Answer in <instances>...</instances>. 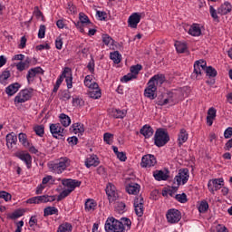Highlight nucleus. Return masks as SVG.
<instances>
[{
    "mask_svg": "<svg viewBox=\"0 0 232 232\" xmlns=\"http://www.w3.org/2000/svg\"><path fill=\"white\" fill-rule=\"evenodd\" d=\"M188 34L193 37H198L201 35L202 30L200 29V25H198V24H193L188 30Z\"/></svg>",
    "mask_w": 232,
    "mask_h": 232,
    "instance_id": "25",
    "label": "nucleus"
},
{
    "mask_svg": "<svg viewBox=\"0 0 232 232\" xmlns=\"http://www.w3.org/2000/svg\"><path fill=\"white\" fill-rule=\"evenodd\" d=\"M169 171H162V170H155L153 172V177L156 180H168V179H169Z\"/></svg>",
    "mask_w": 232,
    "mask_h": 232,
    "instance_id": "22",
    "label": "nucleus"
},
{
    "mask_svg": "<svg viewBox=\"0 0 232 232\" xmlns=\"http://www.w3.org/2000/svg\"><path fill=\"white\" fill-rule=\"evenodd\" d=\"M60 99L61 101H70L72 99V94L70 93V91L64 90L60 92Z\"/></svg>",
    "mask_w": 232,
    "mask_h": 232,
    "instance_id": "40",
    "label": "nucleus"
},
{
    "mask_svg": "<svg viewBox=\"0 0 232 232\" xmlns=\"http://www.w3.org/2000/svg\"><path fill=\"white\" fill-rule=\"evenodd\" d=\"M231 10H232L231 4L229 2H225L218 9V14H219L220 15H227V14L231 12Z\"/></svg>",
    "mask_w": 232,
    "mask_h": 232,
    "instance_id": "21",
    "label": "nucleus"
},
{
    "mask_svg": "<svg viewBox=\"0 0 232 232\" xmlns=\"http://www.w3.org/2000/svg\"><path fill=\"white\" fill-rule=\"evenodd\" d=\"M179 185L173 183V186L171 187V188L168 189V194L169 195V197H173L175 193H177V191L179 190Z\"/></svg>",
    "mask_w": 232,
    "mask_h": 232,
    "instance_id": "55",
    "label": "nucleus"
},
{
    "mask_svg": "<svg viewBox=\"0 0 232 232\" xmlns=\"http://www.w3.org/2000/svg\"><path fill=\"white\" fill-rule=\"evenodd\" d=\"M26 101H28V100H25V98L23 97V94H20V92L14 98V102H17L18 104H21L23 102H26Z\"/></svg>",
    "mask_w": 232,
    "mask_h": 232,
    "instance_id": "58",
    "label": "nucleus"
},
{
    "mask_svg": "<svg viewBox=\"0 0 232 232\" xmlns=\"http://www.w3.org/2000/svg\"><path fill=\"white\" fill-rule=\"evenodd\" d=\"M67 141L69 144H72V146H76V144L79 142V139L77 137L72 136L67 139Z\"/></svg>",
    "mask_w": 232,
    "mask_h": 232,
    "instance_id": "60",
    "label": "nucleus"
},
{
    "mask_svg": "<svg viewBox=\"0 0 232 232\" xmlns=\"http://www.w3.org/2000/svg\"><path fill=\"white\" fill-rule=\"evenodd\" d=\"M106 232H124V224L115 219L114 218H108L105 222Z\"/></svg>",
    "mask_w": 232,
    "mask_h": 232,
    "instance_id": "5",
    "label": "nucleus"
},
{
    "mask_svg": "<svg viewBox=\"0 0 232 232\" xmlns=\"http://www.w3.org/2000/svg\"><path fill=\"white\" fill-rule=\"evenodd\" d=\"M14 144H17V135L12 132L6 135V146L9 150L14 148Z\"/></svg>",
    "mask_w": 232,
    "mask_h": 232,
    "instance_id": "20",
    "label": "nucleus"
},
{
    "mask_svg": "<svg viewBox=\"0 0 232 232\" xmlns=\"http://www.w3.org/2000/svg\"><path fill=\"white\" fill-rule=\"evenodd\" d=\"M39 73H41L43 75V73H44V71L43 70V68L41 67H34L32 68L28 71L26 79L28 83L30 84V82H34V79L35 77V75H39Z\"/></svg>",
    "mask_w": 232,
    "mask_h": 232,
    "instance_id": "15",
    "label": "nucleus"
},
{
    "mask_svg": "<svg viewBox=\"0 0 232 232\" xmlns=\"http://www.w3.org/2000/svg\"><path fill=\"white\" fill-rule=\"evenodd\" d=\"M97 206V203L93 199H87L85 202V209L86 211H93Z\"/></svg>",
    "mask_w": 232,
    "mask_h": 232,
    "instance_id": "36",
    "label": "nucleus"
},
{
    "mask_svg": "<svg viewBox=\"0 0 232 232\" xmlns=\"http://www.w3.org/2000/svg\"><path fill=\"white\" fill-rule=\"evenodd\" d=\"M34 131L38 135V137H43V135H44V125L34 126Z\"/></svg>",
    "mask_w": 232,
    "mask_h": 232,
    "instance_id": "45",
    "label": "nucleus"
},
{
    "mask_svg": "<svg viewBox=\"0 0 232 232\" xmlns=\"http://www.w3.org/2000/svg\"><path fill=\"white\" fill-rule=\"evenodd\" d=\"M205 72L208 77H217V70L212 66H207L204 60L196 61L194 63V72L191 74V79L198 80L202 77V72Z\"/></svg>",
    "mask_w": 232,
    "mask_h": 232,
    "instance_id": "2",
    "label": "nucleus"
},
{
    "mask_svg": "<svg viewBox=\"0 0 232 232\" xmlns=\"http://www.w3.org/2000/svg\"><path fill=\"white\" fill-rule=\"evenodd\" d=\"M0 198H4L5 202H8V200H12V195L6 191H0Z\"/></svg>",
    "mask_w": 232,
    "mask_h": 232,
    "instance_id": "54",
    "label": "nucleus"
},
{
    "mask_svg": "<svg viewBox=\"0 0 232 232\" xmlns=\"http://www.w3.org/2000/svg\"><path fill=\"white\" fill-rule=\"evenodd\" d=\"M68 10L70 14H77V7L72 3H68Z\"/></svg>",
    "mask_w": 232,
    "mask_h": 232,
    "instance_id": "62",
    "label": "nucleus"
},
{
    "mask_svg": "<svg viewBox=\"0 0 232 232\" xmlns=\"http://www.w3.org/2000/svg\"><path fill=\"white\" fill-rule=\"evenodd\" d=\"M134 208L137 217L144 215V198L139 196L134 199Z\"/></svg>",
    "mask_w": 232,
    "mask_h": 232,
    "instance_id": "13",
    "label": "nucleus"
},
{
    "mask_svg": "<svg viewBox=\"0 0 232 232\" xmlns=\"http://www.w3.org/2000/svg\"><path fill=\"white\" fill-rule=\"evenodd\" d=\"M121 223L123 224V226H127V227L129 229L131 228V220H130V218H121Z\"/></svg>",
    "mask_w": 232,
    "mask_h": 232,
    "instance_id": "61",
    "label": "nucleus"
},
{
    "mask_svg": "<svg viewBox=\"0 0 232 232\" xmlns=\"http://www.w3.org/2000/svg\"><path fill=\"white\" fill-rule=\"evenodd\" d=\"M44 35H46V25L41 24L38 31V38L44 39Z\"/></svg>",
    "mask_w": 232,
    "mask_h": 232,
    "instance_id": "52",
    "label": "nucleus"
},
{
    "mask_svg": "<svg viewBox=\"0 0 232 232\" xmlns=\"http://www.w3.org/2000/svg\"><path fill=\"white\" fill-rule=\"evenodd\" d=\"M63 186H65L66 188H69L67 189H64L60 193V195L57 198V202H61L63 198H66L75 188L81 187L82 182L77 179H63L62 180Z\"/></svg>",
    "mask_w": 232,
    "mask_h": 232,
    "instance_id": "3",
    "label": "nucleus"
},
{
    "mask_svg": "<svg viewBox=\"0 0 232 232\" xmlns=\"http://www.w3.org/2000/svg\"><path fill=\"white\" fill-rule=\"evenodd\" d=\"M169 142V134L162 129H158L154 135V143L158 148H162Z\"/></svg>",
    "mask_w": 232,
    "mask_h": 232,
    "instance_id": "6",
    "label": "nucleus"
},
{
    "mask_svg": "<svg viewBox=\"0 0 232 232\" xmlns=\"http://www.w3.org/2000/svg\"><path fill=\"white\" fill-rule=\"evenodd\" d=\"M19 142L23 144L25 148H28L30 146V143L28 142V140L26 139V134L24 133H20L18 135Z\"/></svg>",
    "mask_w": 232,
    "mask_h": 232,
    "instance_id": "44",
    "label": "nucleus"
},
{
    "mask_svg": "<svg viewBox=\"0 0 232 232\" xmlns=\"http://www.w3.org/2000/svg\"><path fill=\"white\" fill-rule=\"evenodd\" d=\"M110 57L115 64H119L121 61H122V55L121 54V53H119V51H114L113 53H111Z\"/></svg>",
    "mask_w": 232,
    "mask_h": 232,
    "instance_id": "31",
    "label": "nucleus"
},
{
    "mask_svg": "<svg viewBox=\"0 0 232 232\" xmlns=\"http://www.w3.org/2000/svg\"><path fill=\"white\" fill-rule=\"evenodd\" d=\"M30 67V61L29 59H26L24 62H20L16 64V69L18 72H24V70H26V68Z\"/></svg>",
    "mask_w": 232,
    "mask_h": 232,
    "instance_id": "35",
    "label": "nucleus"
},
{
    "mask_svg": "<svg viewBox=\"0 0 232 232\" xmlns=\"http://www.w3.org/2000/svg\"><path fill=\"white\" fill-rule=\"evenodd\" d=\"M55 46H56L57 50H63V38L61 36H59L55 40Z\"/></svg>",
    "mask_w": 232,
    "mask_h": 232,
    "instance_id": "59",
    "label": "nucleus"
},
{
    "mask_svg": "<svg viewBox=\"0 0 232 232\" xmlns=\"http://www.w3.org/2000/svg\"><path fill=\"white\" fill-rule=\"evenodd\" d=\"M209 13H210L211 17L214 18V21L218 22V14H217V10L215 9V7H213V5L209 6Z\"/></svg>",
    "mask_w": 232,
    "mask_h": 232,
    "instance_id": "56",
    "label": "nucleus"
},
{
    "mask_svg": "<svg viewBox=\"0 0 232 232\" xmlns=\"http://www.w3.org/2000/svg\"><path fill=\"white\" fill-rule=\"evenodd\" d=\"M179 147L180 148V146H182V144H184V142H186L188 140V132L184 130L181 129L179 134Z\"/></svg>",
    "mask_w": 232,
    "mask_h": 232,
    "instance_id": "29",
    "label": "nucleus"
},
{
    "mask_svg": "<svg viewBox=\"0 0 232 232\" xmlns=\"http://www.w3.org/2000/svg\"><path fill=\"white\" fill-rule=\"evenodd\" d=\"M69 72H71V69L69 67H65L63 73L60 75L59 79L56 81V83L63 84V81L66 79V75L67 73H69Z\"/></svg>",
    "mask_w": 232,
    "mask_h": 232,
    "instance_id": "43",
    "label": "nucleus"
},
{
    "mask_svg": "<svg viewBox=\"0 0 232 232\" xmlns=\"http://www.w3.org/2000/svg\"><path fill=\"white\" fill-rule=\"evenodd\" d=\"M57 232H72V224L63 223L59 226Z\"/></svg>",
    "mask_w": 232,
    "mask_h": 232,
    "instance_id": "38",
    "label": "nucleus"
},
{
    "mask_svg": "<svg viewBox=\"0 0 232 232\" xmlns=\"http://www.w3.org/2000/svg\"><path fill=\"white\" fill-rule=\"evenodd\" d=\"M60 122L64 126V128H68L70 124H72V120L69 118L68 115L62 113L60 114Z\"/></svg>",
    "mask_w": 232,
    "mask_h": 232,
    "instance_id": "32",
    "label": "nucleus"
},
{
    "mask_svg": "<svg viewBox=\"0 0 232 232\" xmlns=\"http://www.w3.org/2000/svg\"><path fill=\"white\" fill-rule=\"evenodd\" d=\"M102 43L108 46V44H113V38L108 34H102Z\"/></svg>",
    "mask_w": 232,
    "mask_h": 232,
    "instance_id": "53",
    "label": "nucleus"
},
{
    "mask_svg": "<svg viewBox=\"0 0 232 232\" xmlns=\"http://www.w3.org/2000/svg\"><path fill=\"white\" fill-rule=\"evenodd\" d=\"M19 88H21V85L18 82L12 83L8 87H6L5 93H7V95L12 97V95H15V93L19 92Z\"/></svg>",
    "mask_w": 232,
    "mask_h": 232,
    "instance_id": "24",
    "label": "nucleus"
},
{
    "mask_svg": "<svg viewBox=\"0 0 232 232\" xmlns=\"http://www.w3.org/2000/svg\"><path fill=\"white\" fill-rule=\"evenodd\" d=\"M59 213V209L55 207H46L44 209V217H50V215H57Z\"/></svg>",
    "mask_w": 232,
    "mask_h": 232,
    "instance_id": "30",
    "label": "nucleus"
},
{
    "mask_svg": "<svg viewBox=\"0 0 232 232\" xmlns=\"http://www.w3.org/2000/svg\"><path fill=\"white\" fill-rule=\"evenodd\" d=\"M175 198L178 200V202H180V204H186V202H188V196L186 193L177 194Z\"/></svg>",
    "mask_w": 232,
    "mask_h": 232,
    "instance_id": "46",
    "label": "nucleus"
},
{
    "mask_svg": "<svg viewBox=\"0 0 232 232\" xmlns=\"http://www.w3.org/2000/svg\"><path fill=\"white\" fill-rule=\"evenodd\" d=\"M108 113L113 119H124L126 117V111L119 109H109Z\"/></svg>",
    "mask_w": 232,
    "mask_h": 232,
    "instance_id": "17",
    "label": "nucleus"
},
{
    "mask_svg": "<svg viewBox=\"0 0 232 232\" xmlns=\"http://www.w3.org/2000/svg\"><path fill=\"white\" fill-rule=\"evenodd\" d=\"M222 186H224V179L222 178L210 179L208 183V188L213 194H215V191H218Z\"/></svg>",
    "mask_w": 232,
    "mask_h": 232,
    "instance_id": "12",
    "label": "nucleus"
},
{
    "mask_svg": "<svg viewBox=\"0 0 232 232\" xmlns=\"http://www.w3.org/2000/svg\"><path fill=\"white\" fill-rule=\"evenodd\" d=\"M72 81H73V77L72 76V71H70L69 72H67V74L65 76V82L67 84L68 90H70V88H72Z\"/></svg>",
    "mask_w": 232,
    "mask_h": 232,
    "instance_id": "47",
    "label": "nucleus"
},
{
    "mask_svg": "<svg viewBox=\"0 0 232 232\" xmlns=\"http://www.w3.org/2000/svg\"><path fill=\"white\" fill-rule=\"evenodd\" d=\"M79 20L85 26H92V22L90 21V18H88V15H86L84 13L79 14Z\"/></svg>",
    "mask_w": 232,
    "mask_h": 232,
    "instance_id": "33",
    "label": "nucleus"
},
{
    "mask_svg": "<svg viewBox=\"0 0 232 232\" xmlns=\"http://www.w3.org/2000/svg\"><path fill=\"white\" fill-rule=\"evenodd\" d=\"M225 139H231L232 137V127H228L224 132Z\"/></svg>",
    "mask_w": 232,
    "mask_h": 232,
    "instance_id": "63",
    "label": "nucleus"
},
{
    "mask_svg": "<svg viewBox=\"0 0 232 232\" xmlns=\"http://www.w3.org/2000/svg\"><path fill=\"white\" fill-rule=\"evenodd\" d=\"M141 15L139 13L132 14L128 20V24L130 28H137V25L140 23Z\"/></svg>",
    "mask_w": 232,
    "mask_h": 232,
    "instance_id": "16",
    "label": "nucleus"
},
{
    "mask_svg": "<svg viewBox=\"0 0 232 232\" xmlns=\"http://www.w3.org/2000/svg\"><path fill=\"white\" fill-rule=\"evenodd\" d=\"M116 156L119 159V160H121V162H126V160L128 159V157H126V153L125 152H120Z\"/></svg>",
    "mask_w": 232,
    "mask_h": 232,
    "instance_id": "64",
    "label": "nucleus"
},
{
    "mask_svg": "<svg viewBox=\"0 0 232 232\" xmlns=\"http://www.w3.org/2000/svg\"><path fill=\"white\" fill-rule=\"evenodd\" d=\"M70 159L66 157L60 158L58 162L49 164V169L50 171H53V173H57L58 175H61V173H63V171H64L66 168L70 166Z\"/></svg>",
    "mask_w": 232,
    "mask_h": 232,
    "instance_id": "4",
    "label": "nucleus"
},
{
    "mask_svg": "<svg viewBox=\"0 0 232 232\" xmlns=\"http://www.w3.org/2000/svg\"><path fill=\"white\" fill-rule=\"evenodd\" d=\"M11 73L10 71H4L2 74L0 75V83L1 84H5L6 81L10 79Z\"/></svg>",
    "mask_w": 232,
    "mask_h": 232,
    "instance_id": "39",
    "label": "nucleus"
},
{
    "mask_svg": "<svg viewBox=\"0 0 232 232\" xmlns=\"http://www.w3.org/2000/svg\"><path fill=\"white\" fill-rule=\"evenodd\" d=\"M87 68L89 72H91V73H93L95 72V61L93 60V58H92L89 62Z\"/></svg>",
    "mask_w": 232,
    "mask_h": 232,
    "instance_id": "57",
    "label": "nucleus"
},
{
    "mask_svg": "<svg viewBox=\"0 0 232 232\" xmlns=\"http://www.w3.org/2000/svg\"><path fill=\"white\" fill-rule=\"evenodd\" d=\"M157 164V159L154 155L147 154L142 157L140 166L141 168H151Z\"/></svg>",
    "mask_w": 232,
    "mask_h": 232,
    "instance_id": "14",
    "label": "nucleus"
},
{
    "mask_svg": "<svg viewBox=\"0 0 232 232\" xmlns=\"http://www.w3.org/2000/svg\"><path fill=\"white\" fill-rule=\"evenodd\" d=\"M50 131L54 139H63L64 137V128L61 126V123H52Z\"/></svg>",
    "mask_w": 232,
    "mask_h": 232,
    "instance_id": "10",
    "label": "nucleus"
},
{
    "mask_svg": "<svg viewBox=\"0 0 232 232\" xmlns=\"http://www.w3.org/2000/svg\"><path fill=\"white\" fill-rule=\"evenodd\" d=\"M140 133L141 135H144L145 139H150L153 135V128L150 125H144L140 130Z\"/></svg>",
    "mask_w": 232,
    "mask_h": 232,
    "instance_id": "26",
    "label": "nucleus"
},
{
    "mask_svg": "<svg viewBox=\"0 0 232 232\" xmlns=\"http://www.w3.org/2000/svg\"><path fill=\"white\" fill-rule=\"evenodd\" d=\"M189 170L188 169H179L178 175L174 178V184L180 187V183L186 184L189 179Z\"/></svg>",
    "mask_w": 232,
    "mask_h": 232,
    "instance_id": "9",
    "label": "nucleus"
},
{
    "mask_svg": "<svg viewBox=\"0 0 232 232\" xmlns=\"http://www.w3.org/2000/svg\"><path fill=\"white\" fill-rule=\"evenodd\" d=\"M20 160L25 162L28 169L32 168V156L29 153L18 155Z\"/></svg>",
    "mask_w": 232,
    "mask_h": 232,
    "instance_id": "28",
    "label": "nucleus"
},
{
    "mask_svg": "<svg viewBox=\"0 0 232 232\" xmlns=\"http://www.w3.org/2000/svg\"><path fill=\"white\" fill-rule=\"evenodd\" d=\"M164 81H166L164 74H155L151 77L147 83V88L144 91V96L151 101H153V99H157V86L158 84H160V86L164 84Z\"/></svg>",
    "mask_w": 232,
    "mask_h": 232,
    "instance_id": "1",
    "label": "nucleus"
},
{
    "mask_svg": "<svg viewBox=\"0 0 232 232\" xmlns=\"http://www.w3.org/2000/svg\"><path fill=\"white\" fill-rule=\"evenodd\" d=\"M215 119H217V109L211 107L208 111L207 124L213 126V121H215Z\"/></svg>",
    "mask_w": 232,
    "mask_h": 232,
    "instance_id": "19",
    "label": "nucleus"
},
{
    "mask_svg": "<svg viewBox=\"0 0 232 232\" xmlns=\"http://www.w3.org/2000/svg\"><path fill=\"white\" fill-rule=\"evenodd\" d=\"M32 89L31 91L28 89H24L21 91L19 93L22 94V97H24L25 100L30 101V99L32 98Z\"/></svg>",
    "mask_w": 232,
    "mask_h": 232,
    "instance_id": "49",
    "label": "nucleus"
},
{
    "mask_svg": "<svg viewBox=\"0 0 232 232\" xmlns=\"http://www.w3.org/2000/svg\"><path fill=\"white\" fill-rule=\"evenodd\" d=\"M166 217L169 224H179L182 218V214L179 211V209L170 208L168 210Z\"/></svg>",
    "mask_w": 232,
    "mask_h": 232,
    "instance_id": "7",
    "label": "nucleus"
},
{
    "mask_svg": "<svg viewBox=\"0 0 232 232\" xmlns=\"http://www.w3.org/2000/svg\"><path fill=\"white\" fill-rule=\"evenodd\" d=\"M69 72H71V69L69 67H65L63 73L60 75L59 79L56 81V83L63 84V81L66 79V75L67 73H69Z\"/></svg>",
    "mask_w": 232,
    "mask_h": 232,
    "instance_id": "41",
    "label": "nucleus"
},
{
    "mask_svg": "<svg viewBox=\"0 0 232 232\" xmlns=\"http://www.w3.org/2000/svg\"><path fill=\"white\" fill-rule=\"evenodd\" d=\"M69 72H71V69L69 67H65L63 73L60 75L59 79L56 81V83L63 84V81L66 79V75L67 73H69Z\"/></svg>",
    "mask_w": 232,
    "mask_h": 232,
    "instance_id": "42",
    "label": "nucleus"
},
{
    "mask_svg": "<svg viewBox=\"0 0 232 232\" xmlns=\"http://www.w3.org/2000/svg\"><path fill=\"white\" fill-rule=\"evenodd\" d=\"M100 163L101 161H99V158L97 157V155H92L85 160L86 168H92V166L96 168V166H98Z\"/></svg>",
    "mask_w": 232,
    "mask_h": 232,
    "instance_id": "18",
    "label": "nucleus"
},
{
    "mask_svg": "<svg viewBox=\"0 0 232 232\" xmlns=\"http://www.w3.org/2000/svg\"><path fill=\"white\" fill-rule=\"evenodd\" d=\"M106 195L108 196V200L110 203L115 202L119 198V193H117V189L115 188V185L109 183L106 187Z\"/></svg>",
    "mask_w": 232,
    "mask_h": 232,
    "instance_id": "11",
    "label": "nucleus"
},
{
    "mask_svg": "<svg viewBox=\"0 0 232 232\" xmlns=\"http://www.w3.org/2000/svg\"><path fill=\"white\" fill-rule=\"evenodd\" d=\"M126 191L127 193H129V195H137V193L140 191V185L137 183H130L126 187Z\"/></svg>",
    "mask_w": 232,
    "mask_h": 232,
    "instance_id": "23",
    "label": "nucleus"
},
{
    "mask_svg": "<svg viewBox=\"0 0 232 232\" xmlns=\"http://www.w3.org/2000/svg\"><path fill=\"white\" fill-rule=\"evenodd\" d=\"M175 46L178 53H184L188 50V45L185 43L177 42Z\"/></svg>",
    "mask_w": 232,
    "mask_h": 232,
    "instance_id": "37",
    "label": "nucleus"
},
{
    "mask_svg": "<svg viewBox=\"0 0 232 232\" xmlns=\"http://www.w3.org/2000/svg\"><path fill=\"white\" fill-rule=\"evenodd\" d=\"M124 209H126V204L123 202H118L116 204L115 211H117V213L122 214L124 213Z\"/></svg>",
    "mask_w": 232,
    "mask_h": 232,
    "instance_id": "51",
    "label": "nucleus"
},
{
    "mask_svg": "<svg viewBox=\"0 0 232 232\" xmlns=\"http://www.w3.org/2000/svg\"><path fill=\"white\" fill-rule=\"evenodd\" d=\"M24 215V211L23 209H17L14 213L8 214L7 218H10L11 220H15V218H19Z\"/></svg>",
    "mask_w": 232,
    "mask_h": 232,
    "instance_id": "34",
    "label": "nucleus"
},
{
    "mask_svg": "<svg viewBox=\"0 0 232 232\" xmlns=\"http://www.w3.org/2000/svg\"><path fill=\"white\" fill-rule=\"evenodd\" d=\"M70 131H72L73 133H84V125L81 122L73 123L71 128Z\"/></svg>",
    "mask_w": 232,
    "mask_h": 232,
    "instance_id": "27",
    "label": "nucleus"
},
{
    "mask_svg": "<svg viewBox=\"0 0 232 232\" xmlns=\"http://www.w3.org/2000/svg\"><path fill=\"white\" fill-rule=\"evenodd\" d=\"M101 95H102L101 90L89 91V97L91 99H101Z\"/></svg>",
    "mask_w": 232,
    "mask_h": 232,
    "instance_id": "48",
    "label": "nucleus"
},
{
    "mask_svg": "<svg viewBox=\"0 0 232 232\" xmlns=\"http://www.w3.org/2000/svg\"><path fill=\"white\" fill-rule=\"evenodd\" d=\"M140 70H142L141 64L130 66V73L124 75L121 79V82H129V81H131V79H137V75H139V72H140Z\"/></svg>",
    "mask_w": 232,
    "mask_h": 232,
    "instance_id": "8",
    "label": "nucleus"
},
{
    "mask_svg": "<svg viewBox=\"0 0 232 232\" xmlns=\"http://www.w3.org/2000/svg\"><path fill=\"white\" fill-rule=\"evenodd\" d=\"M209 209V204H208L207 201H201L199 207H198V211L199 213H206Z\"/></svg>",
    "mask_w": 232,
    "mask_h": 232,
    "instance_id": "50",
    "label": "nucleus"
}]
</instances>
